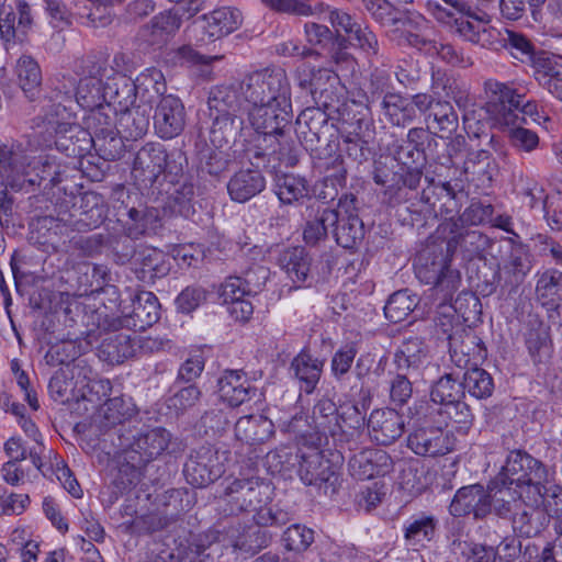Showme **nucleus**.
Listing matches in <instances>:
<instances>
[{"instance_id": "1", "label": "nucleus", "mask_w": 562, "mask_h": 562, "mask_svg": "<svg viewBox=\"0 0 562 562\" xmlns=\"http://www.w3.org/2000/svg\"><path fill=\"white\" fill-rule=\"evenodd\" d=\"M100 70V66L93 65L89 75L80 78L78 82L66 77L58 81L52 97L45 99L42 105V110L45 111L43 122L54 127L58 124V117L66 111V104L63 103L72 100L82 109H92L101 103L122 104L119 89L113 90L110 83L106 87L102 86Z\"/></svg>"}, {"instance_id": "2", "label": "nucleus", "mask_w": 562, "mask_h": 562, "mask_svg": "<svg viewBox=\"0 0 562 562\" xmlns=\"http://www.w3.org/2000/svg\"><path fill=\"white\" fill-rule=\"evenodd\" d=\"M486 102L483 106L491 125L507 133L510 144L522 151L530 153L539 145V136L536 132L522 127L521 120L517 116L519 105L518 95L512 90V86L495 79L484 82Z\"/></svg>"}, {"instance_id": "3", "label": "nucleus", "mask_w": 562, "mask_h": 562, "mask_svg": "<svg viewBox=\"0 0 562 562\" xmlns=\"http://www.w3.org/2000/svg\"><path fill=\"white\" fill-rule=\"evenodd\" d=\"M291 106L268 104L247 108L248 120L257 133L261 134L267 148L286 167L297 164L299 157L293 142L289 137Z\"/></svg>"}, {"instance_id": "4", "label": "nucleus", "mask_w": 562, "mask_h": 562, "mask_svg": "<svg viewBox=\"0 0 562 562\" xmlns=\"http://www.w3.org/2000/svg\"><path fill=\"white\" fill-rule=\"evenodd\" d=\"M368 9L372 12L373 16L384 25L395 26L393 30V38L398 44H407L414 47H425L427 53L438 55L442 60L451 65H459L462 58L458 52L450 44H441L431 41H426L419 31L424 20L420 16L412 18H397L396 14L391 12V7L385 0H374Z\"/></svg>"}, {"instance_id": "5", "label": "nucleus", "mask_w": 562, "mask_h": 562, "mask_svg": "<svg viewBox=\"0 0 562 562\" xmlns=\"http://www.w3.org/2000/svg\"><path fill=\"white\" fill-rule=\"evenodd\" d=\"M247 108L277 104L291 106L290 83L281 68H266L247 75L240 82Z\"/></svg>"}, {"instance_id": "6", "label": "nucleus", "mask_w": 562, "mask_h": 562, "mask_svg": "<svg viewBox=\"0 0 562 562\" xmlns=\"http://www.w3.org/2000/svg\"><path fill=\"white\" fill-rule=\"evenodd\" d=\"M271 487L268 482L259 476L234 479L231 481L222 495L229 515L243 512L257 510L270 498Z\"/></svg>"}, {"instance_id": "7", "label": "nucleus", "mask_w": 562, "mask_h": 562, "mask_svg": "<svg viewBox=\"0 0 562 562\" xmlns=\"http://www.w3.org/2000/svg\"><path fill=\"white\" fill-rule=\"evenodd\" d=\"M342 409L339 414L333 400H319L313 409V419L318 432L335 437L346 432V427L356 429L361 425L362 418L357 405H347Z\"/></svg>"}, {"instance_id": "8", "label": "nucleus", "mask_w": 562, "mask_h": 562, "mask_svg": "<svg viewBox=\"0 0 562 562\" xmlns=\"http://www.w3.org/2000/svg\"><path fill=\"white\" fill-rule=\"evenodd\" d=\"M541 463L521 450L510 451L506 462L499 472L498 481L503 485H516L517 487L533 485L541 477Z\"/></svg>"}, {"instance_id": "9", "label": "nucleus", "mask_w": 562, "mask_h": 562, "mask_svg": "<svg viewBox=\"0 0 562 562\" xmlns=\"http://www.w3.org/2000/svg\"><path fill=\"white\" fill-rule=\"evenodd\" d=\"M167 153L160 144H146L134 160L132 176L139 189L150 188L165 171Z\"/></svg>"}, {"instance_id": "10", "label": "nucleus", "mask_w": 562, "mask_h": 562, "mask_svg": "<svg viewBox=\"0 0 562 562\" xmlns=\"http://www.w3.org/2000/svg\"><path fill=\"white\" fill-rule=\"evenodd\" d=\"M186 125L182 101L172 94L161 95L156 103L154 127L159 137L170 139L178 136Z\"/></svg>"}, {"instance_id": "11", "label": "nucleus", "mask_w": 562, "mask_h": 562, "mask_svg": "<svg viewBox=\"0 0 562 562\" xmlns=\"http://www.w3.org/2000/svg\"><path fill=\"white\" fill-rule=\"evenodd\" d=\"M407 446L417 456L434 458L451 452L454 437L438 427H423L408 435Z\"/></svg>"}, {"instance_id": "12", "label": "nucleus", "mask_w": 562, "mask_h": 562, "mask_svg": "<svg viewBox=\"0 0 562 562\" xmlns=\"http://www.w3.org/2000/svg\"><path fill=\"white\" fill-rule=\"evenodd\" d=\"M297 458V474L305 485L328 482L335 474L334 465L316 446H302L299 449Z\"/></svg>"}, {"instance_id": "13", "label": "nucleus", "mask_w": 562, "mask_h": 562, "mask_svg": "<svg viewBox=\"0 0 562 562\" xmlns=\"http://www.w3.org/2000/svg\"><path fill=\"white\" fill-rule=\"evenodd\" d=\"M369 435L379 445L395 442L405 430L404 417L393 408H380L371 412L368 419Z\"/></svg>"}, {"instance_id": "14", "label": "nucleus", "mask_w": 562, "mask_h": 562, "mask_svg": "<svg viewBox=\"0 0 562 562\" xmlns=\"http://www.w3.org/2000/svg\"><path fill=\"white\" fill-rule=\"evenodd\" d=\"M348 465L353 477L370 480L392 472L394 463L390 454L382 449H364L356 453Z\"/></svg>"}, {"instance_id": "15", "label": "nucleus", "mask_w": 562, "mask_h": 562, "mask_svg": "<svg viewBox=\"0 0 562 562\" xmlns=\"http://www.w3.org/2000/svg\"><path fill=\"white\" fill-rule=\"evenodd\" d=\"M355 199L347 196L339 201L337 213H339L338 222L335 224V237L338 245L344 248L356 247L364 236L363 223L355 213Z\"/></svg>"}, {"instance_id": "16", "label": "nucleus", "mask_w": 562, "mask_h": 562, "mask_svg": "<svg viewBox=\"0 0 562 562\" xmlns=\"http://www.w3.org/2000/svg\"><path fill=\"white\" fill-rule=\"evenodd\" d=\"M490 512L491 501L480 484L459 488L450 504V513L456 517L473 513L476 518H482Z\"/></svg>"}, {"instance_id": "17", "label": "nucleus", "mask_w": 562, "mask_h": 562, "mask_svg": "<svg viewBox=\"0 0 562 562\" xmlns=\"http://www.w3.org/2000/svg\"><path fill=\"white\" fill-rule=\"evenodd\" d=\"M83 361L74 362L59 369L50 378L48 389L52 397L61 403L69 401L70 396H76V390L88 379V369L82 364Z\"/></svg>"}, {"instance_id": "18", "label": "nucleus", "mask_w": 562, "mask_h": 562, "mask_svg": "<svg viewBox=\"0 0 562 562\" xmlns=\"http://www.w3.org/2000/svg\"><path fill=\"white\" fill-rule=\"evenodd\" d=\"M217 385L221 398L232 407L244 404L257 393V389L239 370H226L218 379Z\"/></svg>"}, {"instance_id": "19", "label": "nucleus", "mask_w": 562, "mask_h": 562, "mask_svg": "<svg viewBox=\"0 0 562 562\" xmlns=\"http://www.w3.org/2000/svg\"><path fill=\"white\" fill-rule=\"evenodd\" d=\"M329 21L337 31L342 30L349 34L350 40L367 54L378 53L375 35L367 26L355 21L349 13L338 9L329 10Z\"/></svg>"}, {"instance_id": "20", "label": "nucleus", "mask_w": 562, "mask_h": 562, "mask_svg": "<svg viewBox=\"0 0 562 562\" xmlns=\"http://www.w3.org/2000/svg\"><path fill=\"white\" fill-rule=\"evenodd\" d=\"M457 307L449 304H441L437 316L435 318L436 326L439 328L442 335H446L449 340L451 356L454 357L459 352L464 356H470L476 346V336L472 333H467L464 338L453 333V321L456 318L454 312Z\"/></svg>"}, {"instance_id": "21", "label": "nucleus", "mask_w": 562, "mask_h": 562, "mask_svg": "<svg viewBox=\"0 0 562 562\" xmlns=\"http://www.w3.org/2000/svg\"><path fill=\"white\" fill-rule=\"evenodd\" d=\"M132 438L128 449L138 453L142 462H148L160 456L170 442V434L161 427L142 429Z\"/></svg>"}, {"instance_id": "22", "label": "nucleus", "mask_w": 562, "mask_h": 562, "mask_svg": "<svg viewBox=\"0 0 562 562\" xmlns=\"http://www.w3.org/2000/svg\"><path fill=\"white\" fill-rule=\"evenodd\" d=\"M496 170L490 151L484 149L470 151L463 162L462 173L468 182L479 189L490 188Z\"/></svg>"}, {"instance_id": "23", "label": "nucleus", "mask_w": 562, "mask_h": 562, "mask_svg": "<svg viewBox=\"0 0 562 562\" xmlns=\"http://www.w3.org/2000/svg\"><path fill=\"white\" fill-rule=\"evenodd\" d=\"M160 316V304L153 292H139L132 304V312L125 317L124 324L134 331L145 330L153 326Z\"/></svg>"}, {"instance_id": "24", "label": "nucleus", "mask_w": 562, "mask_h": 562, "mask_svg": "<svg viewBox=\"0 0 562 562\" xmlns=\"http://www.w3.org/2000/svg\"><path fill=\"white\" fill-rule=\"evenodd\" d=\"M266 188V178L258 169H240L227 182L231 199L245 203L261 193Z\"/></svg>"}, {"instance_id": "25", "label": "nucleus", "mask_w": 562, "mask_h": 562, "mask_svg": "<svg viewBox=\"0 0 562 562\" xmlns=\"http://www.w3.org/2000/svg\"><path fill=\"white\" fill-rule=\"evenodd\" d=\"M427 362L428 349L419 337L406 338L394 355L397 370L406 374H418Z\"/></svg>"}, {"instance_id": "26", "label": "nucleus", "mask_w": 562, "mask_h": 562, "mask_svg": "<svg viewBox=\"0 0 562 562\" xmlns=\"http://www.w3.org/2000/svg\"><path fill=\"white\" fill-rule=\"evenodd\" d=\"M203 20L209 37L216 40L238 30L243 23V14L237 8L221 7L205 14Z\"/></svg>"}, {"instance_id": "27", "label": "nucleus", "mask_w": 562, "mask_h": 562, "mask_svg": "<svg viewBox=\"0 0 562 562\" xmlns=\"http://www.w3.org/2000/svg\"><path fill=\"white\" fill-rule=\"evenodd\" d=\"M16 85L29 101L37 99L42 87V71L37 61L29 55H22L15 63Z\"/></svg>"}, {"instance_id": "28", "label": "nucleus", "mask_w": 562, "mask_h": 562, "mask_svg": "<svg viewBox=\"0 0 562 562\" xmlns=\"http://www.w3.org/2000/svg\"><path fill=\"white\" fill-rule=\"evenodd\" d=\"M50 168L48 164L43 165L42 173L37 172L32 177L30 171H24L20 175L8 173L0 176V217L2 215L10 216L12 212V200L8 195L7 187L15 191L27 190L29 187L38 186L41 180L47 179L45 169Z\"/></svg>"}, {"instance_id": "29", "label": "nucleus", "mask_w": 562, "mask_h": 562, "mask_svg": "<svg viewBox=\"0 0 562 562\" xmlns=\"http://www.w3.org/2000/svg\"><path fill=\"white\" fill-rule=\"evenodd\" d=\"M273 435V423L263 415H247L235 424V436L249 445L262 443Z\"/></svg>"}, {"instance_id": "30", "label": "nucleus", "mask_w": 562, "mask_h": 562, "mask_svg": "<svg viewBox=\"0 0 562 562\" xmlns=\"http://www.w3.org/2000/svg\"><path fill=\"white\" fill-rule=\"evenodd\" d=\"M209 110L221 113H231L234 116L247 112V103L238 86H217L210 92Z\"/></svg>"}, {"instance_id": "31", "label": "nucleus", "mask_w": 562, "mask_h": 562, "mask_svg": "<svg viewBox=\"0 0 562 562\" xmlns=\"http://www.w3.org/2000/svg\"><path fill=\"white\" fill-rule=\"evenodd\" d=\"M99 351L111 363H121L125 359L134 357L137 352L135 331L110 335L102 341Z\"/></svg>"}, {"instance_id": "32", "label": "nucleus", "mask_w": 562, "mask_h": 562, "mask_svg": "<svg viewBox=\"0 0 562 562\" xmlns=\"http://www.w3.org/2000/svg\"><path fill=\"white\" fill-rule=\"evenodd\" d=\"M122 85L123 92H126L130 97L132 92H155L159 98L165 95L166 92V81L165 76L161 70L157 68H147L143 72H140L134 83H131L128 79L125 77L113 78V85L119 86Z\"/></svg>"}, {"instance_id": "33", "label": "nucleus", "mask_w": 562, "mask_h": 562, "mask_svg": "<svg viewBox=\"0 0 562 562\" xmlns=\"http://www.w3.org/2000/svg\"><path fill=\"white\" fill-rule=\"evenodd\" d=\"M324 361L314 358L306 351H301L291 362V370L301 382V389L307 394L312 393L323 372Z\"/></svg>"}, {"instance_id": "34", "label": "nucleus", "mask_w": 562, "mask_h": 562, "mask_svg": "<svg viewBox=\"0 0 562 562\" xmlns=\"http://www.w3.org/2000/svg\"><path fill=\"white\" fill-rule=\"evenodd\" d=\"M438 520L435 516L420 513L404 522V539L409 546L424 547L430 542L437 530Z\"/></svg>"}, {"instance_id": "35", "label": "nucleus", "mask_w": 562, "mask_h": 562, "mask_svg": "<svg viewBox=\"0 0 562 562\" xmlns=\"http://www.w3.org/2000/svg\"><path fill=\"white\" fill-rule=\"evenodd\" d=\"M279 266L294 283H303L311 271L312 259L303 247L284 249L278 259Z\"/></svg>"}, {"instance_id": "36", "label": "nucleus", "mask_w": 562, "mask_h": 562, "mask_svg": "<svg viewBox=\"0 0 562 562\" xmlns=\"http://www.w3.org/2000/svg\"><path fill=\"white\" fill-rule=\"evenodd\" d=\"M339 77L329 69H318L312 72L310 80H301L300 86L308 87L314 100L328 106L334 101V88L338 85Z\"/></svg>"}, {"instance_id": "37", "label": "nucleus", "mask_w": 562, "mask_h": 562, "mask_svg": "<svg viewBox=\"0 0 562 562\" xmlns=\"http://www.w3.org/2000/svg\"><path fill=\"white\" fill-rule=\"evenodd\" d=\"M536 296L543 306L558 307L562 302V272L547 269L540 273L536 284Z\"/></svg>"}, {"instance_id": "38", "label": "nucleus", "mask_w": 562, "mask_h": 562, "mask_svg": "<svg viewBox=\"0 0 562 562\" xmlns=\"http://www.w3.org/2000/svg\"><path fill=\"white\" fill-rule=\"evenodd\" d=\"M88 110L89 112L83 117V123L91 137H97L98 139L111 137L114 140V121L111 103H101V105Z\"/></svg>"}, {"instance_id": "39", "label": "nucleus", "mask_w": 562, "mask_h": 562, "mask_svg": "<svg viewBox=\"0 0 562 562\" xmlns=\"http://www.w3.org/2000/svg\"><path fill=\"white\" fill-rule=\"evenodd\" d=\"M339 213L336 210L325 207L317 211L314 218L308 220L303 229V239L310 246H315L325 240L328 228L338 222Z\"/></svg>"}, {"instance_id": "40", "label": "nucleus", "mask_w": 562, "mask_h": 562, "mask_svg": "<svg viewBox=\"0 0 562 562\" xmlns=\"http://www.w3.org/2000/svg\"><path fill=\"white\" fill-rule=\"evenodd\" d=\"M131 223L127 224V234L132 238H138L144 234L155 232L159 226L160 213L158 209L143 206L131 207L127 212Z\"/></svg>"}, {"instance_id": "41", "label": "nucleus", "mask_w": 562, "mask_h": 562, "mask_svg": "<svg viewBox=\"0 0 562 562\" xmlns=\"http://www.w3.org/2000/svg\"><path fill=\"white\" fill-rule=\"evenodd\" d=\"M210 116L213 120L211 127V142L216 147H222L224 144H227L229 137H232L244 123L241 115L234 116L231 113L210 111Z\"/></svg>"}, {"instance_id": "42", "label": "nucleus", "mask_w": 562, "mask_h": 562, "mask_svg": "<svg viewBox=\"0 0 562 562\" xmlns=\"http://www.w3.org/2000/svg\"><path fill=\"white\" fill-rule=\"evenodd\" d=\"M134 413L135 406L132 398L123 395L106 398L99 409V415L104 419L105 426L121 424L132 417Z\"/></svg>"}, {"instance_id": "43", "label": "nucleus", "mask_w": 562, "mask_h": 562, "mask_svg": "<svg viewBox=\"0 0 562 562\" xmlns=\"http://www.w3.org/2000/svg\"><path fill=\"white\" fill-rule=\"evenodd\" d=\"M136 261L139 263L143 279L161 278L170 270L166 255L157 248L143 249L137 254Z\"/></svg>"}, {"instance_id": "44", "label": "nucleus", "mask_w": 562, "mask_h": 562, "mask_svg": "<svg viewBox=\"0 0 562 562\" xmlns=\"http://www.w3.org/2000/svg\"><path fill=\"white\" fill-rule=\"evenodd\" d=\"M276 193L284 204H292L308 196L306 180L294 175H278L276 179Z\"/></svg>"}, {"instance_id": "45", "label": "nucleus", "mask_w": 562, "mask_h": 562, "mask_svg": "<svg viewBox=\"0 0 562 562\" xmlns=\"http://www.w3.org/2000/svg\"><path fill=\"white\" fill-rule=\"evenodd\" d=\"M119 132L122 133L125 138L138 139L148 131L149 116L146 110L135 108L122 113L119 120Z\"/></svg>"}, {"instance_id": "46", "label": "nucleus", "mask_w": 562, "mask_h": 562, "mask_svg": "<svg viewBox=\"0 0 562 562\" xmlns=\"http://www.w3.org/2000/svg\"><path fill=\"white\" fill-rule=\"evenodd\" d=\"M181 26V18L173 11L167 10L155 15L146 25L150 31L153 43H160L173 35Z\"/></svg>"}, {"instance_id": "47", "label": "nucleus", "mask_w": 562, "mask_h": 562, "mask_svg": "<svg viewBox=\"0 0 562 562\" xmlns=\"http://www.w3.org/2000/svg\"><path fill=\"white\" fill-rule=\"evenodd\" d=\"M417 306V300L407 291H397L393 293L384 306L385 317L392 323H400Z\"/></svg>"}, {"instance_id": "48", "label": "nucleus", "mask_w": 562, "mask_h": 562, "mask_svg": "<svg viewBox=\"0 0 562 562\" xmlns=\"http://www.w3.org/2000/svg\"><path fill=\"white\" fill-rule=\"evenodd\" d=\"M463 387L475 398H487L494 391L493 378L484 369L472 368L464 373Z\"/></svg>"}, {"instance_id": "49", "label": "nucleus", "mask_w": 562, "mask_h": 562, "mask_svg": "<svg viewBox=\"0 0 562 562\" xmlns=\"http://www.w3.org/2000/svg\"><path fill=\"white\" fill-rule=\"evenodd\" d=\"M464 395L463 382H459L452 374L441 376L431 389V400L435 403L446 405L462 400Z\"/></svg>"}, {"instance_id": "50", "label": "nucleus", "mask_w": 562, "mask_h": 562, "mask_svg": "<svg viewBox=\"0 0 562 562\" xmlns=\"http://www.w3.org/2000/svg\"><path fill=\"white\" fill-rule=\"evenodd\" d=\"M428 252L424 251L420 254L415 263L416 277L426 284H435L439 280V277L443 272L448 261L447 258L441 254L436 259L429 262Z\"/></svg>"}, {"instance_id": "51", "label": "nucleus", "mask_w": 562, "mask_h": 562, "mask_svg": "<svg viewBox=\"0 0 562 562\" xmlns=\"http://www.w3.org/2000/svg\"><path fill=\"white\" fill-rule=\"evenodd\" d=\"M509 484L503 485L498 481V476L488 485L486 496L491 501V509L494 508L499 515L507 514L510 510L509 504L520 497V494L512 490Z\"/></svg>"}, {"instance_id": "52", "label": "nucleus", "mask_w": 562, "mask_h": 562, "mask_svg": "<svg viewBox=\"0 0 562 562\" xmlns=\"http://www.w3.org/2000/svg\"><path fill=\"white\" fill-rule=\"evenodd\" d=\"M184 475L191 485L203 487L221 475V469H209L202 460H190L184 465Z\"/></svg>"}, {"instance_id": "53", "label": "nucleus", "mask_w": 562, "mask_h": 562, "mask_svg": "<svg viewBox=\"0 0 562 562\" xmlns=\"http://www.w3.org/2000/svg\"><path fill=\"white\" fill-rule=\"evenodd\" d=\"M518 195L524 205L535 209L538 205L544 206L552 198L546 194L541 183L533 178H522L520 180Z\"/></svg>"}, {"instance_id": "54", "label": "nucleus", "mask_w": 562, "mask_h": 562, "mask_svg": "<svg viewBox=\"0 0 562 562\" xmlns=\"http://www.w3.org/2000/svg\"><path fill=\"white\" fill-rule=\"evenodd\" d=\"M384 114L393 125H405L411 120L406 100L395 93H386L382 101Z\"/></svg>"}, {"instance_id": "55", "label": "nucleus", "mask_w": 562, "mask_h": 562, "mask_svg": "<svg viewBox=\"0 0 562 562\" xmlns=\"http://www.w3.org/2000/svg\"><path fill=\"white\" fill-rule=\"evenodd\" d=\"M257 292L250 285L249 279L240 277H228L221 285L220 296L225 304L249 296L251 293Z\"/></svg>"}, {"instance_id": "56", "label": "nucleus", "mask_w": 562, "mask_h": 562, "mask_svg": "<svg viewBox=\"0 0 562 562\" xmlns=\"http://www.w3.org/2000/svg\"><path fill=\"white\" fill-rule=\"evenodd\" d=\"M20 426L23 431L33 440V443L29 447V458L31 459L33 465L38 471H42V459L45 452L42 435L40 434L36 425L31 419L25 418L24 414L22 417H20Z\"/></svg>"}, {"instance_id": "57", "label": "nucleus", "mask_w": 562, "mask_h": 562, "mask_svg": "<svg viewBox=\"0 0 562 562\" xmlns=\"http://www.w3.org/2000/svg\"><path fill=\"white\" fill-rule=\"evenodd\" d=\"M112 394V385L110 380L106 379H93L89 380L87 383L85 381L79 387V395L94 405H100L101 402H105L106 398H110Z\"/></svg>"}, {"instance_id": "58", "label": "nucleus", "mask_w": 562, "mask_h": 562, "mask_svg": "<svg viewBox=\"0 0 562 562\" xmlns=\"http://www.w3.org/2000/svg\"><path fill=\"white\" fill-rule=\"evenodd\" d=\"M535 77L540 86L544 81L562 79V58L555 56H541L535 60Z\"/></svg>"}, {"instance_id": "59", "label": "nucleus", "mask_w": 562, "mask_h": 562, "mask_svg": "<svg viewBox=\"0 0 562 562\" xmlns=\"http://www.w3.org/2000/svg\"><path fill=\"white\" fill-rule=\"evenodd\" d=\"M429 116L436 124L432 127L441 132L452 133L458 126V115L449 102H435Z\"/></svg>"}, {"instance_id": "60", "label": "nucleus", "mask_w": 562, "mask_h": 562, "mask_svg": "<svg viewBox=\"0 0 562 562\" xmlns=\"http://www.w3.org/2000/svg\"><path fill=\"white\" fill-rule=\"evenodd\" d=\"M284 546L290 551H305L314 541L312 529L301 525L289 527L283 535Z\"/></svg>"}, {"instance_id": "61", "label": "nucleus", "mask_w": 562, "mask_h": 562, "mask_svg": "<svg viewBox=\"0 0 562 562\" xmlns=\"http://www.w3.org/2000/svg\"><path fill=\"white\" fill-rule=\"evenodd\" d=\"M30 505L27 494L10 493L0 486V516L21 515Z\"/></svg>"}, {"instance_id": "62", "label": "nucleus", "mask_w": 562, "mask_h": 562, "mask_svg": "<svg viewBox=\"0 0 562 562\" xmlns=\"http://www.w3.org/2000/svg\"><path fill=\"white\" fill-rule=\"evenodd\" d=\"M357 352L358 350L353 344H347L334 353L330 369L336 379H340L349 372Z\"/></svg>"}, {"instance_id": "63", "label": "nucleus", "mask_w": 562, "mask_h": 562, "mask_svg": "<svg viewBox=\"0 0 562 562\" xmlns=\"http://www.w3.org/2000/svg\"><path fill=\"white\" fill-rule=\"evenodd\" d=\"M77 356V349L72 341H63L52 346L45 355L46 362L50 366H72L70 363Z\"/></svg>"}, {"instance_id": "64", "label": "nucleus", "mask_w": 562, "mask_h": 562, "mask_svg": "<svg viewBox=\"0 0 562 562\" xmlns=\"http://www.w3.org/2000/svg\"><path fill=\"white\" fill-rule=\"evenodd\" d=\"M324 123H326L325 114L318 108H306L296 119V125L301 134H305V130H307L313 135H317Z\"/></svg>"}]
</instances>
